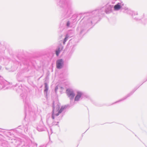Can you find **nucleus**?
<instances>
[{"label": "nucleus", "mask_w": 147, "mask_h": 147, "mask_svg": "<svg viewBox=\"0 0 147 147\" xmlns=\"http://www.w3.org/2000/svg\"><path fill=\"white\" fill-rule=\"evenodd\" d=\"M66 93L70 99H73L74 98L75 94L73 91L69 89H68L66 90Z\"/></svg>", "instance_id": "f257e3e1"}, {"label": "nucleus", "mask_w": 147, "mask_h": 147, "mask_svg": "<svg viewBox=\"0 0 147 147\" xmlns=\"http://www.w3.org/2000/svg\"><path fill=\"white\" fill-rule=\"evenodd\" d=\"M65 109V107H62L60 110L59 111H53V115H52V118L53 119H54V116H58L59 113H61L62 111Z\"/></svg>", "instance_id": "f03ea898"}, {"label": "nucleus", "mask_w": 147, "mask_h": 147, "mask_svg": "<svg viewBox=\"0 0 147 147\" xmlns=\"http://www.w3.org/2000/svg\"><path fill=\"white\" fill-rule=\"evenodd\" d=\"M63 64V61L62 59L58 60L56 62L57 67L58 69L61 68Z\"/></svg>", "instance_id": "7ed1b4c3"}, {"label": "nucleus", "mask_w": 147, "mask_h": 147, "mask_svg": "<svg viewBox=\"0 0 147 147\" xmlns=\"http://www.w3.org/2000/svg\"><path fill=\"white\" fill-rule=\"evenodd\" d=\"M82 95V93L80 92H78L77 94L75 97L74 100L75 101H78Z\"/></svg>", "instance_id": "20e7f679"}, {"label": "nucleus", "mask_w": 147, "mask_h": 147, "mask_svg": "<svg viewBox=\"0 0 147 147\" xmlns=\"http://www.w3.org/2000/svg\"><path fill=\"white\" fill-rule=\"evenodd\" d=\"M121 8V6L120 3H118L114 6V9L115 10H118L120 9Z\"/></svg>", "instance_id": "39448f33"}, {"label": "nucleus", "mask_w": 147, "mask_h": 147, "mask_svg": "<svg viewBox=\"0 0 147 147\" xmlns=\"http://www.w3.org/2000/svg\"><path fill=\"white\" fill-rule=\"evenodd\" d=\"M62 49H61L60 48H58L56 51V54L57 56H58L59 53H60V51L62 50Z\"/></svg>", "instance_id": "423d86ee"}, {"label": "nucleus", "mask_w": 147, "mask_h": 147, "mask_svg": "<svg viewBox=\"0 0 147 147\" xmlns=\"http://www.w3.org/2000/svg\"><path fill=\"white\" fill-rule=\"evenodd\" d=\"M45 87L46 88V89L45 90V91L47 90H48V86L47 84L46 83H45Z\"/></svg>", "instance_id": "0eeeda50"}, {"label": "nucleus", "mask_w": 147, "mask_h": 147, "mask_svg": "<svg viewBox=\"0 0 147 147\" xmlns=\"http://www.w3.org/2000/svg\"><path fill=\"white\" fill-rule=\"evenodd\" d=\"M68 38V37L67 36H66L65 38L64 39V44L65 42L67 40V39Z\"/></svg>", "instance_id": "6e6552de"}, {"label": "nucleus", "mask_w": 147, "mask_h": 147, "mask_svg": "<svg viewBox=\"0 0 147 147\" xmlns=\"http://www.w3.org/2000/svg\"><path fill=\"white\" fill-rule=\"evenodd\" d=\"M69 25H70V22H67V26L68 27H69Z\"/></svg>", "instance_id": "1a4fd4ad"}, {"label": "nucleus", "mask_w": 147, "mask_h": 147, "mask_svg": "<svg viewBox=\"0 0 147 147\" xmlns=\"http://www.w3.org/2000/svg\"><path fill=\"white\" fill-rule=\"evenodd\" d=\"M57 89V88H56V89H55V90H56V89Z\"/></svg>", "instance_id": "9d476101"}]
</instances>
